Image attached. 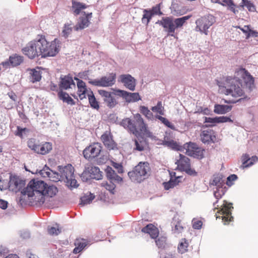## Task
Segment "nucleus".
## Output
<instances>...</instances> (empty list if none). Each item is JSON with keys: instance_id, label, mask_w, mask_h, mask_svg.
Instances as JSON below:
<instances>
[{"instance_id": "1", "label": "nucleus", "mask_w": 258, "mask_h": 258, "mask_svg": "<svg viewBox=\"0 0 258 258\" xmlns=\"http://www.w3.org/2000/svg\"><path fill=\"white\" fill-rule=\"evenodd\" d=\"M235 77H227L223 82V86L219 85L220 87L224 89V93L234 98L242 97L244 91L241 88V84L238 77H241L244 81L246 88L251 91L255 87L254 80L252 76L245 69H240L235 73Z\"/></svg>"}, {"instance_id": "2", "label": "nucleus", "mask_w": 258, "mask_h": 258, "mask_svg": "<svg viewBox=\"0 0 258 258\" xmlns=\"http://www.w3.org/2000/svg\"><path fill=\"white\" fill-rule=\"evenodd\" d=\"M45 185L47 184L41 180H31L27 186L21 192L22 196L20 197L19 202L21 205L25 202L23 197L27 196L29 198H33L32 199L36 202L43 203L45 201L44 192Z\"/></svg>"}, {"instance_id": "3", "label": "nucleus", "mask_w": 258, "mask_h": 258, "mask_svg": "<svg viewBox=\"0 0 258 258\" xmlns=\"http://www.w3.org/2000/svg\"><path fill=\"white\" fill-rule=\"evenodd\" d=\"M120 124L136 136L141 134L148 137L152 136V133L148 130L147 124L139 113L135 114L133 119L129 117L123 119Z\"/></svg>"}, {"instance_id": "4", "label": "nucleus", "mask_w": 258, "mask_h": 258, "mask_svg": "<svg viewBox=\"0 0 258 258\" xmlns=\"http://www.w3.org/2000/svg\"><path fill=\"white\" fill-rule=\"evenodd\" d=\"M72 3V9L73 14L78 16L82 13V16L79 18V21L75 27V30L78 31L89 27L90 24V20L92 17V13H86L85 12H82V10L88 8L89 6L75 0H73Z\"/></svg>"}, {"instance_id": "5", "label": "nucleus", "mask_w": 258, "mask_h": 258, "mask_svg": "<svg viewBox=\"0 0 258 258\" xmlns=\"http://www.w3.org/2000/svg\"><path fill=\"white\" fill-rule=\"evenodd\" d=\"M191 16H186L173 19L172 17H163L160 21V24L168 33V35L175 37L174 33L176 29L181 28Z\"/></svg>"}, {"instance_id": "6", "label": "nucleus", "mask_w": 258, "mask_h": 258, "mask_svg": "<svg viewBox=\"0 0 258 258\" xmlns=\"http://www.w3.org/2000/svg\"><path fill=\"white\" fill-rule=\"evenodd\" d=\"M233 209V207L231 203H228L226 201H224L220 210L216 214V219L221 218L224 224H228L230 222L233 220V217L231 215V211Z\"/></svg>"}, {"instance_id": "7", "label": "nucleus", "mask_w": 258, "mask_h": 258, "mask_svg": "<svg viewBox=\"0 0 258 258\" xmlns=\"http://www.w3.org/2000/svg\"><path fill=\"white\" fill-rule=\"evenodd\" d=\"M118 91L120 89H114L113 92H109L105 90H99L98 92L102 97L104 103L110 108H114L118 103L117 97H118Z\"/></svg>"}, {"instance_id": "8", "label": "nucleus", "mask_w": 258, "mask_h": 258, "mask_svg": "<svg viewBox=\"0 0 258 258\" xmlns=\"http://www.w3.org/2000/svg\"><path fill=\"white\" fill-rule=\"evenodd\" d=\"M149 170L150 167L148 163L140 162L135 167L134 170L128 172V175L132 180L140 182L142 180V177L146 176Z\"/></svg>"}, {"instance_id": "9", "label": "nucleus", "mask_w": 258, "mask_h": 258, "mask_svg": "<svg viewBox=\"0 0 258 258\" xmlns=\"http://www.w3.org/2000/svg\"><path fill=\"white\" fill-rule=\"evenodd\" d=\"M215 22V17L211 15L204 16L198 19L196 22V29L208 35V29Z\"/></svg>"}, {"instance_id": "10", "label": "nucleus", "mask_w": 258, "mask_h": 258, "mask_svg": "<svg viewBox=\"0 0 258 258\" xmlns=\"http://www.w3.org/2000/svg\"><path fill=\"white\" fill-rule=\"evenodd\" d=\"M116 74L115 73H111L108 77L103 76L100 79L95 80L89 79V83L93 86L101 87H109L112 86L115 83Z\"/></svg>"}, {"instance_id": "11", "label": "nucleus", "mask_w": 258, "mask_h": 258, "mask_svg": "<svg viewBox=\"0 0 258 258\" xmlns=\"http://www.w3.org/2000/svg\"><path fill=\"white\" fill-rule=\"evenodd\" d=\"M175 163L180 170L185 171L189 175H197V172L195 169L191 168L190 160L188 158L182 154H179V158L177 160Z\"/></svg>"}, {"instance_id": "12", "label": "nucleus", "mask_w": 258, "mask_h": 258, "mask_svg": "<svg viewBox=\"0 0 258 258\" xmlns=\"http://www.w3.org/2000/svg\"><path fill=\"white\" fill-rule=\"evenodd\" d=\"M102 149L101 144L95 143L87 147L84 150L83 154L85 159L92 160L100 155Z\"/></svg>"}, {"instance_id": "13", "label": "nucleus", "mask_w": 258, "mask_h": 258, "mask_svg": "<svg viewBox=\"0 0 258 258\" xmlns=\"http://www.w3.org/2000/svg\"><path fill=\"white\" fill-rule=\"evenodd\" d=\"M61 176L65 177L67 182L69 183L72 187H77V181L75 179L74 168L71 164L66 166L61 172Z\"/></svg>"}, {"instance_id": "14", "label": "nucleus", "mask_w": 258, "mask_h": 258, "mask_svg": "<svg viewBox=\"0 0 258 258\" xmlns=\"http://www.w3.org/2000/svg\"><path fill=\"white\" fill-rule=\"evenodd\" d=\"M23 54L27 55L29 58L33 59L39 56L38 50L36 44V39L29 42L27 45L22 49Z\"/></svg>"}, {"instance_id": "15", "label": "nucleus", "mask_w": 258, "mask_h": 258, "mask_svg": "<svg viewBox=\"0 0 258 258\" xmlns=\"http://www.w3.org/2000/svg\"><path fill=\"white\" fill-rule=\"evenodd\" d=\"M59 48V40L57 39H55L51 42L47 41L46 45L47 50L44 53L43 57L54 56L58 53Z\"/></svg>"}, {"instance_id": "16", "label": "nucleus", "mask_w": 258, "mask_h": 258, "mask_svg": "<svg viewBox=\"0 0 258 258\" xmlns=\"http://www.w3.org/2000/svg\"><path fill=\"white\" fill-rule=\"evenodd\" d=\"M101 140L104 146L108 150H116L117 149V144L113 139V136L110 131H106L101 137Z\"/></svg>"}, {"instance_id": "17", "label": "nucleus", "mask_w": 258, "mask_h": 258, "mask_svg": "<svg viewBox=\"0 0 258 258\" xmlns=\"http://www.w3.org/2000/svg\"><path fill=\"white\" fill-rule=\"evenodd\" d=\"M117 92L118 97H122L127 102H135L141 99L138 93H130L122 90Z\"/></svg>"}, {"instance_id": "18", "label": "nucleus", "mask_w": 258, "mask_h": 258, "mask_svg": "<svg viewBox=\"0 0 258 258\" xmlns=\"http://www.w3.org/2000/svg\"><path fill=\"white\" fill-rule=\"evenodd\" d=\"M75 80L77 81V85L78 87V92L77 94L81 100H82L84 98H86V96H88L89 94V90H91V89H88L87 88V86L86 83L83 81L82 80L77 78H75Z\"/></svg>"}, {"instance_id": "19", "label": "nucleus", "mask_w": 258, "mask_h": 258, "mask_svg": "<svg viewBox=\"0 0 258 258\" xmlns=\"http://www.w3.org/2000/svg\"><path fill=\"white\" fill-rule=\"evenodd\" d=\"M120 81L124 86L131 91H134L136 87L135 79L130 75H121L119 77Z\"/></svg>"}, {"instance_id": "20", "label": "nucleus", "mask_w": 258, "mask_h": 258, "mask_svg": "<svg viewBox=\"0 0 258 258\" xmlns=\"http://www.w3.org/2000/svg\"><path fill=\"white\" fill-rule=\"evenodd\" d=\"M75 83L72 76L66 75L60 77L59 87L61 90L62 89L68 90L72 88V87H75Z\"/></svg>"}, {"instance_id": "21", "label": "nucleus", "mask_w": 258, "mask_h": 258, "mask_svg": "<svg viewBox=\"0 0 258 258\" xmlns=\"http://www.w3.org/2000/svg\"><path fill=\"white\" fill-rule=\"evenodd\" d=\"M36 40L39 56L43 57L44 53L46 52L47 50L46 49L47 41L45 37L43 35H38Z\"/></svg>"}, {"instance_id": "22", "label": "nucleus", "mask_w": 258, "mask_h": 258, "mask_svg": "<svg viewBox=\"0 0 258 258\" xmlns=\"http://www.w3.org/2000/svg\"><path fill=\"white\" fill-rule=\"evenodd\" d=\"M142 231L149 234L151 237L153 239H156L159 235L158 229L152 224H149L143 228Z\"/></svg>"}, {"instance_id": "23", "label": "nucleus", "mask_w": 258, "mask_h": 258, "mask_svg": "<svg viewBox=\"0 0 258 258\" xmlns=\"http://www.w3.org/2000/svg\"><path fill=\"white\" fill-rule=\"evenodd\" d=\"M242 161V167L246 168L252 165L255 162L258 161V157L256 156H253L251 158L249 156L245 154L243 155L241 158Z\"/></svg>"}, {"instance_id": "24", "label": "nucleus", "mask_w": 258, "mask_h": 258, "mask_svg": "<svg viewBox=\"0 0 258 258\" xmlns=\"http://www.w3.org/2000/svg\"><path fill=\"white\" fill-rule=\"evenodd\" d=\"M23 60V57L15 54L10 57L9 61L3 62L2 64L3 66H9L10 64L13 67H16L20 65Z\"/></svg>"}, {"instance_id": "25", "label": "nucleus", "mask_w": 258, "mask_h": 258, "mask_svg": "<svg viewBox=\"0 0 258 258\" xmlns=\"http://www.w3.org/2000/svg\"><path fill=\"white\" fill-rule=\"evenodd\" d=\"M42 143L34 139H30L27 141L28 147L35 153L40 154Z\"/></svg>"}, {"instance_id": "26", "label": "nucleus", "mask_w": 258, "mask_h": 258, "mask_svg": "<svg viewBox=\"0 0 258 258\" xmlns=\"http://www.w3.org/2000/svg\"><path fill=\"white\" fill-rule=\"evenodd\" d=\"M10 187L14 189H20L24 184V181L17 176H13L10 178L9 181Z\"/></svg>"}, {"instance_id": "27", "label": "nucleus", "mask_w": 258, "mask_h": 258, "mask_svg": "<svg viewBox=\"0 0 258 258\" xmlns=\"http://www.w3.org/2000/svg\"><path fill=\"white\" fill-rule=\"evenodd\" d=\"M105 172L107 177L113 181L120 182L122 181V178L118 176L110 166H107L105 169Z\"/></svg>"}, {"instance_id": "28", "label": "nucleus", "mask_w": 258, "mask_h": 258, "mask_svg": "<svg viewBox=\"0 0 258 258\" xmlns=\"http://www.w3.org/2000/svg\"><path fill=\"white\" fill-rule=\"evenodd\" d=\"M57 95L58 98L62 100L63 102H66L68 104L73 105L75 104V101L69 95V94L60 90L58 91Z\"/></svg>"}, {"instance_id": "29", "label": "nucleus", "mask_w": 258, "mask_h": 258, "mask_svg": "<svg viewBox=\"0 0 258 258\" xmlns=\"http://www.w3.org/2000/svg\"><path fill=\"white\" fill-rule=\"evenodd\" d=\"M74 245L75 248L73 250V253L77 254L80 252L87 245V241L84 239H76Z\"/></svg>"}, {"instance_id": "30", "label": "nucleus", "mask_w": 258, "mask_h": 258, "mask_svg": "<svg viewBox=\"0 0 258 258\" xmlns=\"http://www.w3.org/2000/svg\"><path fill=\"white\" fill-rule=\"evenodd\" d=\"M232 107L227 105L215 104L214 111L217 114H225L231 110Z\"/></svg>"}, {"instance_id": "31", "label": "nucleus", "mask_w": 258, "mask_h": 258, "mask_svg": "<svg viewBox=\"0 0 258 258\" xmlns=\"http://www.w3.org/2000/svg\"><path fill=\"white\" fill-rule=\"evenodd\" d=\"M88 98L91 107L93 109L98 110L100 108L99 102L96 99L92 90H89Z\"/></svg>"}, {"instance_id": "32", "label": "nucleus", "mask_w": 258, "mask_h": 258, "mask_svg": "<svg viewBox=\"0 0 258 258\" xmlns=\"http://www.w3.org/2000/svg\"><path fill=\"white\" fill-rule=\"evenodd\" d=\"M180 178H181V176H177V178L174 179L170 178L169 181L164 182L163 185L165 189L169 190L170 188H173L180 181L179 180Z\"/></svg>"}, {"instance_id": "33", "label": "nucleus", "mask_w": 258, "mask_h": 258, "mask_svg": "<svg viewBox=\"0 0 258 258\" xmlns=\"http://www.w3.org/2000/svg\"><path fill=\"white\" fill-rule=\"evenodd\" d=\"M213 131L211 130L203 131L201 134V141L204 143H209L212 141Z\"/></svg>"}, {"instance_id": "34", "label": "nucleus", "mask_w": 258, "mask_h": 258, "mask_svg": "<svg viewBox=\"0 0 258 258\" xmlns=\"http://www.w3.org/2000/svg\"><path fill=\"white\" fill-rule=\"evenodd\" d=\"M57 192V188L53 185H45V191L44 192V197L45 196L52 197L56 195Z\"/></svg>"}, {"instance_id": "35", "label": "nucleus", "mask_w": 258, "mask_h": 258, "mask_svg": "<svg viewBox=\"0 0 258 258\" xmlns=\"http://www.w3.org/2000/svg\"><path fill=\"white\" fill-rule=\"evenodd\" d=\"M163 145L175 150L180 151L182 150V147L176 142L172 140L166 141L164 139Z\"/></svg>"}, {"instance_id": "36", "label": "nucleus", "mask_w": 258, "mask_h": 258, "mask_svg": "<svg viewBox=\"0 0 258 258\" xmlns=\"http://www.w3.org/2000/svg\"><path fill=\"white\" fill-rule=\"evenodd\" d=\"M226 189L223 187H217L216 190L214 191V196L217 199V201L213 203V206L215 207L216 204L218 203V200L222 198V197L225 195ZM215 209H218L217 207H215Z\"/></svg>"}, {"instance_id": "37", "label": "nucleus", "mask_w": 258, "mask_h": 258, "mask_svg": "<svg viewBox=\"0 0 258 258\" xmlns=\"http://www.w3.org/2000/svg\"><path fill=\"white\" fill-rule=\"evenodd\" d=\"M135 147L134 150L138 151H143L144 150L146 143L145 141L140 140V139H136L134 140Z\"/></svg>"}, {"instance_id": "38", "label": "nucleus", "mask_w": 258, "mask_h": 258, "mask_svg": "<svg viewBox=\"0 0 258 258\" xmlns=\"http://www.w3.org/2000/svg\"><path fill=\"white\" fill-rule=\"evenodd\" d=\"M143 13L144 14L142 18V22L143 24H145L146 25H148L153 15L149 9H144L143 10Z\"/></svg>"}, {"instance_id": "39", "label": "nucleus", "mask_w": 258, "mask_h": 258, "mask_svg": "<svg viewBox=\"0 0 258 258\" xmlns=\"http://www.w3.org/2000/svg\"><path fill=\"white\" fill-rule=\"evenodd\" d=\"M47 232L50 235L56 236L61 233V229L59 227V225L56 224L55 227L48 226Z\"/></svg>"}, {"instance_id": "40", "label": "nucleus", "mask_w": 258, "mask_h": 258, "mask_svg": "<svg viewBox=\"0 0 258 258\" xmlns=\"http://www.w3.org/2000/svg\"><path fill=\"white\" fill-rule=\"evenodd\" d=\"M52 145L49 142L42 143L40 154L45 155L52 150Z\"/></svg>"}, {"instance_id": "41", "label": "nucleus", "mask_w": 258, "mask_h": 258, "mask_svg": "<svg viewBox=\"0 0 258 258\" xmlns=\"http://www.w3.org/2000/svg\"><path fill=\"white\" fill-rule=\"evenodd\" d=\"M198 147L196 144L191 142L185 144L184 147L186 150V154L189 156L193 154L194 150H196Z\"/></svg>"}, {"instance_id": "42", "label": "nucleus", "mask_w": 258, "mask_h": 258, "mask_svg": "<svg viewBox=\"0 0 258 258\" xmlns=\"http://www.w3.org/2000/svg\"><path fill=\"white\" fill-rule=\"evenodd\" d=\"M188 246L187 241L185 238L182 239L178 246V250L180 253H184L187 251Z\"/></svg>"}, {"instance_id": "43", "label": "nucleus", "mask_w": 258, "mask_h": 258, "mask_svg": "<svg viewBox=\"0 0 258 258\" xmlns=\"http://www.w3.org/2000/svg\"><path fill=\"white\" fill-rule=\"evenodd\" d=\"M95 198V196L89 193L88 195H85L81 198V204L84 205L90 204Z\"/></svg>"}, {"instance_id": "44", "label": "nucleus", "mask_w": 258, "mask_h": 258, "mask_svg": "<svg viewBox=\"0 0 258 258\" xmlns=\"http://www.w3.org/2000/svg\"><path fill=\"white\" fill-rule=\"evenodd\" d=\"M211 184L213 185L216 186L217 187H222L224 184V182L219 175H214L211 182Z\"/></svg>"}, {"instance_id": "45", "label": "nucleus", "mask_w": 258, "mask_h": 258, "mask_svg": "<svg viewBox=\"0 0 258 258\" xmlns=\"http://www.w3.org/2000/svg\"><path fill=\"white\" fill-rule=\"evenodd\" d=\"M31 71L30 76L31 81L33 83L39 81L41 79L40 72L35 70H33Z\"/></svg>"}, {"instance_id": "46", "label": "nucleus", "mask_w": 258, "mask_h": 258, "mask_svg": "<svg viewBox=\"0 0 258 258\" xmlns=\"http://www.w3.org/2000/svg\"><path fill=\"white\" fill-rule=\"evenodd\" d=\"M241 6L242 7L245 6L249 11L254 12L255 11V7L253 4L250 1L248 0H242Z\"/></svg>"}, {"instance_id": "47", "label": "nucleus", "mask_w": 258, "mask_h": 258, "mask_svg": "<svg viewBox=\"0 0 258 258\" xmlns=\"http://www.w3.org/2000/svg\"><path fill=\"white\" fill-rule=\"evenodd\" d=\"M151 110L155 112H157L160 115L164 114V107L162 105L161 101H159L157 103V104L155 106H153L152 107Z\"/></svg>"}, {"instance_id": "48", "label": "nucleus", "mask_w": 258, "mask_h": 258, "mask_svg": "<svg viewBox=\"0 0 258 258\" xmlns=\"http://www.w3.org/2000/svg\"><path fill=\"white\" fill-rule=\"evenodd\" d=\"M149 10L150 11L153 16L154 15L160 16L163 14L161 11V4L156 5L155 6L153 7L151 9H149Z\"/></svg>"}, {"instance_id": "49", "label": "nucleus", "mask_w": 258, "mask_h": 258, "mask_svg": "<svg viewBox=\"0 0 258 258\" xmlns=\"http://www.w3.org/2000/svg\"><path fill=\"white\" fill-rule=\"evenodd\" d=\"M141 112L148 118H151L153 116L152 113L145 106H141L140 108Z\"/></svg>"}, {"instance_id": "50", "label": "nucleus", "mask_w": 258, "mask_h": 258, "mask_svg": "<svg viewBox=\"0 0 258 258\" xmlns=\"http://www.w3.org/2000/svg\"><path fill=\"white\" fill-rule=\"evenodd\" d=\"M90 173L91 174H93L94 175V176L93 177L94 178H96L97 179H101L102 175L98 167H92L90 169Z\"/></svg>"}, {"instance_id": "51", "label": "nucleus", "mask_w": 258, "mask_h": 258, "mask_svg": "<svg viewBox=\"0 0 258 258\" xmlns=\"http://www.w3.org/2000/svg\"><path fill=\"white\" fill-rule=\"evenodd\" d=\"M156 118L160 120L166 126L171 129L174 128V125L165 117H162L160 115H157Z\"/></svg>"}, {"instance_id": "52", "label": "nucleus", "mask_w": 258, "mask_h": 258, "mask_svg": "<svg viewBox=\"0 0 258 258\" xmlns=\"http://www.w3.org/2000/svg\"><path fill=\"white\" fill-rule=\"evenodd\" d=\"M204 151V150L202 149L201 148H199L198 147L196 150H194L193 154L190 155V156H192L195 158L201 159L203 157Z\"/></svg>"}, {"instance_id": "53", "label": "nucleus", "mask_w": 258, "mask_h": 258, "mask_svg": "<svg viewBox=\"0 0 258 258\" xmlns=\"http://www.w3.org/2000/svg\"><path fill=\"white\" fill-rule=\"evenodd\" d=\"M166 238L165 237L161 236L159 237L155 242L159 248H164L166 245Z\"/></svg>"}, {"instance_id": "54", "label": "nucleus", "mask_w": 258, "mask_h": 258, "mask_svg": "<svg viewBox=\"0 0 258 258\" xmlns=\"http://www.w3.org/2000/svg\"><path fill=\"white\" fill-rule=\"evenodd\" d=\"M29 130L27 128H22L19 126L17 127V131H16L15 135L17 136L20 137L21 138H23V133L25 134L26 132H28Z\"/></svg>"}, {"instance_id": "55", "label": "nucleus", "mask_w": 258, "mask_h": 258, "mask_svg": "<svg viewBox=\"0 0 258 258\" xmlns=\"http://www.w3.org/2000/svg\"><path fill=\"white\" fill-rule=\"evenodd\" d=\"M192 222L193 228L195 229H200L202 228L203 222L201 220L194 219Z\"/></svg>"}, {"instance_id": "56", "label": "nucleus", "mask_w": 258, "mask_h": 258, "mask_svg": "<svg viewBox=\"0 0 258 258\" xmlns=\"http://www.w3.org/2000/svg\"><path fill=\"white\" fill-rule=\"evenodd\" d=\"M217 123L226 122L232 121L230 118L226 116L216 117Z\"/></svg>"}, {"instance_id": "57", "label": "nucleus", "mask_w": 258, "mask_h": 258, "mask_svg": "<svg viewBox=\"0 0 258 258\" xmlns=\"http://www.w3.org/2000/svg\"><path fill=\"white\" fill-rule=\"evenodd\" d=\"M112 165L117 170L119 173H122L123 172V166L120 163H117L115 162H112Z\"/></svg>"}, {"instance_id": "58", "label": "nucleus", "mask_w": 258, "mask_h": 258, "mask_svg": "<svg viewBox=\"0 0 258 258\" xmlns=\"http://www.w3.org/2000/svg\"><path fill=\"white\" fill-rule=\"evenodd\" d=\"M72 32V28L69 25H65L63 30L62 31L63 34L65 37H67L68 35Z\"/></svg>"}, {"instance_id": "59", "label": "nucleus", "mask_w": 258, "mask_h": 258, "mask_svg": "<svg viewBox=\"0 0 258 258\" xmlns=\"http://www.w3.org/2000/svg\"><path fill=\"white\" fill-rule=\"evenodd\" d=\"M183 230V227L181 225V223L178 222L175 225L174 233H181Z\"/></svg>"}, {"instance_id": "60", "label": "nucleus", "mask_w": 258, "mask_h": 258, "mask_svg": "<svg viewBox=\"0 0 258 258\" xmlns=\"http://www.w3.org/2000/svg\"><path fill=\"white\" fill-rule=\"evenodd\" d=\"M237 178V176L235 174H232L227 177V184L231 185L232 184V182L235 181Z\"/></svg>"}, {"instance_id": "61", "label": "nucleus", "mask_w": 258, "mask_h": 258, "mask_svg": "<svg viewBox=\"0 0 258 258\" xmlns=\"http://www.w3.org/2000/svg\"><path fill=\"white\" fill-rule=\"evenodd\" d=\"M216 119V117L214 118L206 117L205 119V121L207 123H217Z\"/></svg>"}, {"instance_id": "62", "label": "nucleus", "mask_w": 258, "mask_h": 258, "mask_svg": "<svg viewBox=\"0 0 258 258\" xmlns=\"http://www.w3.org/2000/svg\"><path fill=\"white\" fill-rule=\"evenodd\" d=\"M8 95L14 101H15L17 98L16 94L13 91L9 92Z\"/></svg>"}, {"instance_id": "63", "label": "nucleus", "mask_w": 258, "mask_h": 258, "mask_svg": "<svg viewBox=\"0 0 258 258\" xmlns=\"http://www.w3.org/2000/svg\"><path fill=\"white\" fill-rule=\"evenodd\" d=\"M8 207V202L3 200H0V208L6 209Z\"/></svg>"}, {"instance_id": "64", "label": "nucleus", "mask_w": 258, "mask_h": 258, "mask_svg": "<svg viewBox=\"0 0 258 258\" xmlns=\"http://www.w3.org/2000/svg\"><path fill=\"white\" fill-rule=\"evenodd\" d=\"M228 7L230 10L233 13L235 14L236 12H238V11L235 10L236 6L233 2L231 3V4L228 5Z\"/></svg>"}]
</instances>
